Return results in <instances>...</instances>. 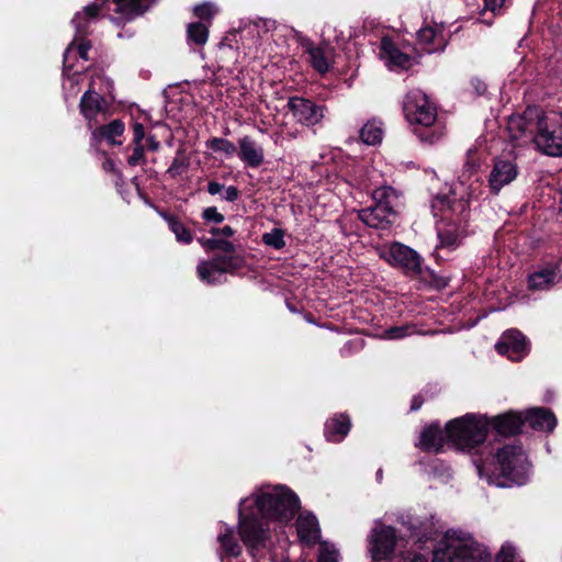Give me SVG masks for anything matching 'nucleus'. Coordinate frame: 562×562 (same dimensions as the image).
<instances>
[{"mask_svg": "<svg viewBox=\"0 0 562 562\" xmlns=\"http://www.w3.org/2000/svg\"><path fill=\"white\" fill-rule=\"evenodd\" d=\"M300 508L295 493L283 485H263L243 498L238 507L239 536L251 554L266 549L268 520L290 521Z\"/></svg>", "mask_w": 562, "mask_h": 562, "instance_id": "f257e3e1", "label": "nucleus"}, {"mask_svg": "<svg viewBox=\"0 0 562 562\" xmlns=\"http://www.w3.org/2000/svg\"><path fill=\"white\" fill-rule=\"evenodd\" d=\"M475 465L480 477L498 487L522 485L530 475V463L519 445L504 446L490 462Z\"/></svg>", "mask_w": 562, "mask_h": 562, "instance_id": "f03ea898", "label": "nucleus"}, {"mask_svg": "<svg viewBox=\"0 0 562 562\" xmlns=\"http://www.w3.org/2000/svg\"><path fill=\"white\" fill-rule=\"evenodd\" d=\"M403 112L422 143L432 145L443 137L446 127L438 120L437 108L422 91L414 90L405 95Z\"/></svg>", "mask_w": 562, "mask_h": 562, "instance_id": "7ed1b4c3", "label": "nucleus"}, {"mask_svg": "<svg viewBox=\"0 0 562 562\" xmlns=\"http://www.w3.org/2000/svg\"><path fill=\"white\" fill-rule=\"evenodd\" d=\"M432 562H491V554L469 532L448 530L434 550Z\"/></svg>", "mask_w": 562, "mask_h": 562, "instance_id": "20e7f679", "label": "nucleus"}, {"mask_svg": "<svg viewBox=\"0 0 562 562\" xmlns=\"http://www.w3.org/2000/svg\"><path fill=\"white\" fill-rule=\"evenodd\" d=\"M488 425L485 416L467 414L446 424L447 438L457 449H472L484 442Z\"/></svg>", "mask_w": 562, "mask_h": 562, "instance_id": "39448f33", "label": "nucleus"}, {"mask_svg": "<svg viewBox=\"0 0 562 562\" xmlns=\"http://www.w3.org/2000/svg\"><path fill=\"white\" fill-rule=\"evenodd\" d=\"M431 209L435 216L445 221H458L468 223L470 218V201L465 192H458V188H451L447 194H438L431 200Z\"/></svg>", "mask_w": 562, "mask_h": 562, "instance_id": "423d86ee", "label": "nucleus"}, {"mask_svg": "<svg viewBox=\"0 0 562 562\" xmlns=\"http://www.w3.org/2000/svg\"><path fill=\"white\" fill-rule=\"evenodd\" d=\"M533 143L540 153L550 157H562V113L543 112Z\"/></svg>", "mask_w": 562, "mask_h": 562, "instance_id": "0eeeda50", "label": "nucleus"}, {"mask_svg": "<svg viewBox=\"0 0 562 562\" xmlns=\"http://www.w3.org/2000/svg\"><path fill=\"white\" fill-rule=\"evenodd\" d=\"M468 223L458 221L441 220L437 224L438 245L432 254L435 260L439 263L447 260L446 255L451 254L460 247L463 237L467 234Z\"/></svg>", "mask_w": 562, "mask_h": 562, "instance_id": "6e6552de", "label": "nucleus"}, {"mask_svg": "<svg viewBox=\"0 0 562 562\" xmlns=\"http://www.w3.org/2000/svg\"><path fill=\"white\" fill-rule=\"evenodd\" d=\"M543 112L539 106H527L522 114L512 115L507 123L510 139L514 142L520 139L535 142Z\"/></svg>", "mask_w": 562, "mask_h": 562, "instance_id": "1a4fd4ad", "label": "nucleus"}, {"mask_svg": "<svg viewBox=\"0 0 562 562\" xmlns=\"http://www.w3.org/2000/svg\"><path fill=\"white\" fill-rule=\"evenodd\" d=\"M383 258L392 267L401 269L405 276L417 278V274L422 272L423 257L415 249L402 243H392Z\"/></svg>", "mask_w": 562, "mask_h": 562, "instance_id": "9d476101", "label": "nucleus"}, {"mask_svg": "<svg viewBox=\"0 0 562 562\" xmlns=\"http://www.w3.org/2000/svg\"><path fill=\"white\" fill-rule=\"evenodd\" d=\"M289 111L297 123L311 127L322 122L327 108L304 97L294 95L288 101Z\"/></svg>", "mask_w": 562, "mask_h": 562, "instance_id": "9b49d317", "label": "nucleus"}, {"mask_svg": "<svg viewBox=\"0 0 562 562\" xmlns=\"http://www.w3.org/2000/svg\"><path fill=\"white\" fill-rule=\"evenodd\" d=\"M368 541L371 558L374 561H380L390 557L397 542V538L393 527L385 526L380 521H376L375 526L371 530Z\"/></svg>", "mask_w": 562, "mask_h": 562, "instance_id": "f8f14e48", "label": "nucleus"}, {"mask_svg": "<svg viewBox=\"0 0 562 562\" xmlns=\"http://www.w3.org/2000/svg\"><path fill=\"white\" fill-rule=\"evenodd\" d=\"M301 45L304 52L308 54L313 69L321 75L327 74L331 66L335 48L329 43L315 45L310 38H304Z\"/></svg>", "mask_w": 562, "mask_h": 562, "instance_id": "ddd939ff", "label": "nucleus"}, {"mask_svg": "<svg viewBox=\"0 0 562 562\" xmlns=\"http://www.w3.org/2000/svg\"><path fill=\"white\" fill-rule=\"evenodd\" d=\"M108 0H95L83 8L81 12H77L71 20L76 30L74 38H87L91 34V24L95 23L100 16L101 11L105 8Z\"/></svg>", "mask_w": 562, "mask_h": 562, "instance_id": "4468645a", "label": "nucleus"}, {"mask_svg": "<svg viewBox=\"0 0 562 562\" xmlns=\"http://www.w3.org/2000/svg\"><path fill=\"white\" fill-rule=\"evenodd\" d=\"M518 175L517 165L514 160L497 157L488 177L491 192L497 194L501 189L509 184Z\"/></svg>", "mask_w": 562, "mask_h": 562, "instance_id": "2eb2a0df", "label": "nucleus"}, {"mask_svg": "<svg viewBox=\"0 0 562 562\" xmlns=\"http://www.w3.org/2000/svg\"><path fill=\"white\" fill-rule=\"evenodd\" d=\"M446 446H451L447 438V429L442 430L438 423L426 426L419 437L417 447L427 452L439 453Z\"/></svg>", "mask_w": 562, "mask_h": 562, "instance_id": "dca6fc26", "label": "nucleus"}, {"mask_svg": "<svg viewBox=\"0 0 562 562\" xmlns=\"http://www.w3.org/2000/svg\"><path fill=\"white\" fill-rule=\"evenodd\" d=\"M125 131V125L120 119L112 120L108 124L97 126L90 137V147L99 150V145L105 140L111 146L121 145V140L116 137L122 136Z\"/></svg>", "mask_w": 562, "mask_h": 562, "instance_id": "f3484780", "label": "nucleus"}, {"mask_svg": "<svg viewBox=\"0 0 562 562\" xmlns=\"http://www.w3.org/2000/svg\"><path fill=\"white\" fill-rule=\"evenodd\" d=\"M387 207L375 203L372 207L361 210L359 218L370 227L386 229L397 215V212Z\"/></svg>", "mask_w": 562, "mask_h": 562, "instance_id": "a211bd4d", "label": "nucleus"}, {"mask_svg": "<svg viewBox=\"0 0 562 562\" xmlns=\"http://www.w3.org/2000/svg\"><path fill=\"white\" fill-rule=\"evenodd\" d=\"M113 11L125 22L143 15L157 0H111Z\"/></svg>", "mask_w": 562, "mask_h": 562, "instance_id": "6ab92c4d", "label": "nucleus"}, {"mask_svg": "<svg viewBox=\"0 0 562 562\" xmlns=\"http://www.w3.org/2000/svg\"><path fill=\"white\" fill-rule=\"evenodd\" d=\"M408 530L411 531V538L415 543H424L431 540L440 530L437 526L435 518L425 517L424 519L411 518L408 521Z\"/></svg>", "mask_w": 562, "mask_h": 562, "instance_id": "aec40b11", "label": "nucleus"}, {"mask_svg": "<svg viewBox=\"0 0 562 562\" xmlns=\"http://www.w3.org/2000/svg\"><path fill=\"white\" fill-rule=\"evenodd\" d=\"M296 531L300 540L306 544H315L321 538V528L316 516L302 513L296 520Z\"/></svg>", "mask_w": 562, "mask_h": 562, "instance_id": "412c9836", "label": "nucleus"}, {"mask_svg": "<svg viewBox=\"0 0 562 562\" xmlns=\"http://www.w3.org/2000/svg\"><path fill=\"white\" fill-rule=\"evenodd\" d=\"M238 157L247 167L258 168L265 160L263 148L259 146L250 136L246 135L238 140Z\"/></svg>", "mask_w": 562, "mask_h": 562, "instance_id": "4be33fe9", "label": "nucleus"}, {"mask_svg": "<svg viewBox=\"0 0 562 562\" xmlns=\"http://www.w3.org/2000/svg\"><path fill=\"white\" fill-rule=\"evenodd\" d=\"M443 26L440 29L426 25L417 32V40L423 48L428 53L443 52L448 45V40L442 33Z\"/></svg>", "mask_w": 562, "mask_h": 562, "instance_id": "5701e85b", "label": "nucleus"}, {"mask_svg": "<svg viewBox=\"0 0 562 562\" xmlns=\"http://www.w3.org/2000/svg\"><path fill=\"white\" fill-rule=\"evenodd\" d=\"M530 340L517 328L505 330L495 344L496 351H529Z\"/></svg>", "mask_w": 562, "mask_h": 562, "instance_id": "b1692460", "label": "nucleus"}, {"mask_svg": "<svg viewBox=\"0 0 562 562\" xmlns=\"http://www.w3.org/2000/svg\"><path fill=\"white\" fill-rule=\"evenodd\" d=\"M524 423L528 424L532 429L541 431H552L557 426V418L550 411L546 408H531L522 413Z\"/></svg>", "mask_w": 562, "mask_h": 562, "instance_id": "393cba45", "label": "nucleus"}, {"mask_svg": "<svg viewBox=\"0 0 562 562\" xmlns=\"http://www.w3.org/2000/svg\"><path fill=\"white\" fill-rule=\"evenodd\" d=\"M211 266L217 273H235L246 266L243 255L234 252L215 254L211 258Z\"/></svg>", "mask_w": 562, "mask_h": 562, "instance_id": "a878e982", "label": "nucleus"}, {"mask_svg": "<svg viewBox=\"0 0 562 562\" xmlns=\"http://www.w3.org/2000/svg\"><path fill=\"white\" fill-rule=\"evenodd\" d=\"M494 429L504 436L515 435L525 425L522 413L508 412L493 418Z\"/></svg>", "mask_w": 562, "mask_h": 562, "instance_id": "bb28decb", "label": "nucleus"}, {"mask_svg": "<svg viewBox=\"0 0 562 562\" xmlns=\"http://www.w3.org/2000/svg\"><path fill=\"white\" fill-rule=\"evenodd\" d=\"M158 213L166 221L168 228L175 234L178 243L189 245L193 241L194 236L191 228L178 215L165 210Z\"/></svg>", "mask_w": 562, "mask_h": 562, "instance_id": "cd10ccee", "label": "nucleus"}, {"mask_svg": "<svg viewBox=\"0 0 562 562\" xmlns=\"http://www.w3.org/2000/svg\"><path fill=\"white\" fill-rule=\"evenodd\" d=\"M350 430V418L345 414H339L327 420L325 424V436L333 442L341 441Z\"/></svg>", "mask_w": 562, "mask_h": 562, "instance_id": "c85d7f7f", "label": "nucleus"}, {"mask_svg": "<svg viewBox=\"0 0 562 562\" xmlns=\"http://www.w3.org/2000/svg\"><path fill=\"white\" fill-rule=\"evenodd\" d=\"M381 50L387 56L391 65L405 70L411 68L412 57L403 53L392 40L383 38L381 42Z\"/></svg>", "mask_w": 562, "mask_h": 562, "instance_id": "c756f323", "label": "nucleus"}, {"mask_svg": "<svg viewBox=\"0 0 562 562\" xmlns=\"http://www.w3.org/2000/svg\"><path fill=\"white\" fill-rule=\"evenodd\" d=\"M104 98L95 92L91 87L81 95L79 108L80 113L87 119L91 120L99 112L102 111V103Z\"/></svg>", "mask_w": 562, "mask_h": 562, "instance_id": "7c9ffc66", "label": "nucleus"}, {"mask_svg": "<svg viewBox=\"0 0 562 562\" xmlns=\"http://www.w3.org/2000/svg\"><path fill=\"white\" fill-rule=\"evenodd\" d=\"M217 541L225 555L236 557L240 553L241 547L235 538L234 529L224 522H220Z\"/></svg>", "mask_w": 562, "mask_h": 562, "instance_id": "2f4dec72", "label": "nucleus"}, {"mask_svg": "<svg viewBox=\"0 0 562 562\" xmlns=\"http://www.w3.org/2000/svg\"><path fill=\"white\" fill-rule=\"evenodd\" d=\"M372 196L376 204L389 206L387 209L393 210V212H397V209L402 204V194L396 189L390 186L376 188L373 191Z\"/></svg>", "mask_w": 562, "mask_h": 562, "instance_id": "473e14b6", "label": "nucleus"}, {"mask_svg": "<svg viewBox=\"0 0 562 562\" xmlns=\"http://www.w3.org/2000/svg\"><path fill=\"white\" fill-rule=\"evenodd\" d=\"M382 123L375 119L368 121L359 131V137L362 143L374 146L382 140Z\"/></svg>", "mask_w": 562, "mask_h": 562, "instance_id": "72a5a7b5", "label": "nucleus"}, {"mask_svg": "<svg viewBox=\"0 0 562 562\" xmlns=\"http://www.w3.org/2000/svg\"><path fill=\"white\" fill-rule=\"evenodd\" d=\"M92 47V43L88 38H74L72 42L67 47L65 55H64V72H69L72 68L71 65H67L66 60L68 57V54L76 48L78 56L83 60H89V50Z\"/></svg>", "mask_w": 562, "mask_h": 562, "instance_id": "f704fd0d", "label": "nucleus"}, {"mask_svg": "<svg viewBox=\"0 0 562 562\" xmlns=\"http://www.w3.org/2000/svg\"><path fill=\"white\" fill-rule=\"evenodd\" d=\"M209 27L203 22H192L187 26V41L189 44L202 46L207 42Z\"/></svg>", "mask_w": 562, "mask_h": 562, "instance_id": "c9c22d12", "label": "nucleus"}, {"mask_svg": "<svg viewBox=\"0 0 562 562\" xmlns=\"http://www.w3.org/2000/svg\"><path fill=\"white\" fill-rule=\"evenodd\" d=\"M554 278L552 269H543L529 276L528 288L532 291L547 289L554 282Z\"/></svg>", "mask_w": 562, "mask_h": 562, "instance_id": "e433bc0d", "label": "nucleus"}, {"mask_svg": "<svg viewBox=\"0 0 562 562\" xmlns=\"http://www.w3.org/2000/svg\"><path fill=\"white\" fill-rule=\"evenodd\" d=\"M417 277L425 282L427 285H429L432 289L436 290H442L445 289L449 283V278L441 276L437 273L435 270H432L429 267H424L422 265V272L417 274Z\"/></svg>", "mask_w": 562, "mask_h": 562, "instance_id": "4c0bfd02", "label": "nucleus"}, {"mask_svg": "<svg viewBox=\"0 0 562 562\" xmlns=\"http://www.w3.org/2000/svg\"><path fill=\"white\" fill-rule=\"evenodd\" d=\"M198 241L207 251L221 250V251H223V254L235 251L234 243H232L227 239L200 237V238H198Z\"/></svg>", "mask_w": 562, "mask_h": 562, "instance_id": "58836bf2", "label": "nucleus"}, {"mask_svg": "<svg viewBox=\"0 0 562 562\" xmlns=\"http://www.w3.org/2000/svg\"><path fill=\"white\" fill-rule=\"evenodd\" d=\"M206 147L213 151H222L226 156H233L237 153V148L234 143L222 137H212L206 142Z\"/></svg>", "mask_w": 562, "mask_h": 562, "instance_id": "ea45409f", "label": "nucleus"}, {"mask_svg": "<svg viewBox=\"0 0 562 562\" xmlns=\"http://www.w3.org/2000/svg\"><path fill=\"white\" fill-rule=\"evenodd\" d=\"M284 231L282 228L274 227L270 232L262 235V243L269 247L280 250L285 247Z\"/></svg>", "mask_w": 562, "mask_h": 562, "instance_id": "a19ab883", "label": "nucleus"}, {"mask_svg": "<svg viewBox=\"0 0 562 562\" xmlns=\"http://www.w3.org/2000/svg\"><path fill=\"white\" fill-rule=\"evenodd\" d=\"M416 333L415 324H403L400 326H392L385 330L389 339H402Z\"/></svg>", "mask_w": 562, "mask_h": 562, "instance_id": "79ce46f5", "label": "nucleus"}, {"mask_svg": "<svg viewBox=\"0 0 562 562\" xmlns=\"http://www.w3.org/2000/svg\"><path fill=\"white\" fill-rule=\"evenodd\" d=\"M496 562H522L516 553L515 547L505 543L496 557Z\"/></svg>", "mask_w": 562, "mask_h": 562, "instance_id": "37998d69", "label": "nucleus"}, {"mask_svg": "<svg viewBox=\"0 0 562 562\" xmlns=\"http://www.w3.org/2000/svg\"><path fill=\"white\" fill-rule=\"evenodd\" d=\"M198 276L199 278L206 282L207 284H215V279L213 278V274L216 272L213 270V267L211 266V259L209 261H202L199 263L198 268Z\"/></svg>", "mask_w": 562, "mask_h": 562, "instance_id": "c03bdc74", "label": "nucleus"}, {"mask_svg": "<svg viewBox=\"0 0 562 562\" xmlns=\"http://www.w3.org/2000/svg\"><path fill=\"white\" fill-rule=\"evenodd\" d=\"M339 553L334 546L326 542L321 544L318 562H338Z\"/></svg>", "mask_w": 562, "mask_h": 562, "instance_id": "a18cd8bd", "label": "nucleus"}, {"mask_svg": "<svg viewBox=\"0 0 562 562\" xmlns=\"http://www.w3.org/2000/svg\"><path fill=\"white\" fill-rule=\"evenodd\" d=\"M145 146L143 144H133V153L127 158V164L132 167L145 164Z\"/></svg>", "mask_w": 562, "mask_h": 562, "instance_id": "49530a36", "label": "nucleus"}, {"mask_svg": "<svg viewBox=\"0 0 562 562\" xmlns=\"http://www.w3.org/2000/svg\"><path fill=\"white\" fill-rule=\"evenodd\" d=\"M201 217L205 223L214 224H221L225 220L224 215L217 211L216 206L205 207L201 213Z\"/></svg>", "mask_w": 562, "mask_h": 562, "instance_id": "de8ad7c7", "label": "nucleus"}, {"mask_svg": "<svg viewBox=\"0 0 562 562\" xmlns=\"http://www.w3.org/2000/svg\"><path fill=\"white\" fill-rule=\"evenodd\" d=\"M194 15L202 21H211L213 19V9L209 3L199 4L194 8Z\"/></svg>", "mask_w": 562, "mask_h": 562, "instance_id": "09e8293b", "label": "nucleus"}, {"mask_svg": "<svg viewBox=\"0 0 562 562\" xmlns=\"http://www.w3.org/2000/svg\"><path fill=\"white\" fill-rule=\"evenodd\" d=\"M187 167L188 162L186 161V159H180L176 157L172 160L170 167L167 169V173L175 178L176 176L180 175L182 170L186 169Z\"/></svg>", "mask_w": 562, "mask_h": 562, "instance_id": "8fccbe9b", "label": "nucleus"}, {"mask_svg": "<svg viewBox=\"0 0 562 562\" xmlns=\"http://www.w3.org/2000/svg\"><path fill=\"white\" fill-rule=\"evenodd\" d=\"M224 194L222 195V200L234 203L240 196V190L235 186L224 187Z\"/></svg>", "mask_w": 562, "mask_h": 562, "instance_id": "3c124183", "label": "nucleus"}, {"mask_svg": "<svg viewBox=\"0 0 562 562\" xmlns=\"http://www.w3.org/2000/svg\"><path fill=\"white\" fill-rule=\"evenodd\" d=\"M235 229L229 226L225 225L223 227H212L210 229V234L213 236H224L226 238L233 237L235 235Z\"/></svg>", "mask_w": 562, "mask_h": 562, "instance_id": "603ef678", "label": "nucleus"}, {"mask_svg": "<svg viewBox=\"0 0 562 562\" xmlns=\"http://www.w3.org/2000/svg\"><path fill=\"white\" fill-rule=\"evenodd\" d=\"M145 138V128L142 123L135 122L133 124V140L132 144H143Z\"/></svg>", "mask_w": 562, "mask_h": 562, "instance_id": "864d4df0", "label": "nucleus"}, {"mask_svg": "<svg viewBox=\"0 0 562 562\" xmlns=\"http://www.w3.org/2000/svg\"><path fill=\"white\" fill-rule=\"evenodd\" d=\"M102 169L108 173H114L119 177H122V173L116 168L114 160L110 157H105L104 161L102 162Z\"/></svg>", "mask_w": 562, "mask_h": 562, "instance_id": "5fc2aeb1", "label": "nucleus"}, {"mask_svg": "<svg viewBox=\"0 0 562 562\" xmlns=\"http://www.w3.org/2000/svg\"><path fill=\"white\" fill-rule=\"evenodd\" d=\"M471 86L475 90L477 95H484L485 92L487 91L486 83L483 80H481L480 78H473L471 80Z\"/></svg>", "mask_w": 562, "mask_h": 562, "instance_id": "6e6d98bb", "label": "nucleus"}, {"mask_svg": "<svg viewBox=\"0 0 562 562\" xmlns=\"http://www.w3.org/2000/svg\"><path fill=\"white\" fill-rule=\"evenodd\" d=\"M224 189V184L223 183H220L215 180H211L207 182V187H206V190L207 192L211 194V195H215V194H218L223 191Z\"/></svg>", "mask_w": 562, "mask_h": 562, "instance_id": "4d7b16f0", "label": "nucleus"}, {"mask_svg": "<svg viewBox=\"0 0 562 562\" xmlns=\"http://www.w3.org/2000/svg\"><path fill=\"white\" fill-rule=\"evenodd\" d=\"M146 148L150 151H158L160 148V142L155 136L149 135L146 138Z\"/></svg>", "mask_w": 562, "mask_h": 562, "instance_id": "13d9d810", "label": "nucleus"}, {"mask_svg": "<svg viewBox=\"0 0 562 562\" xmlns=\"http://www.w3.org/2000/svg\"><path fill=\"white\" fill-rule=\"evenodd\" d=\"M505 0H484V8L494 12L496 9H499Z\"/></svg>", "mask_w": 562, "mask_h": 562, "instance_id": "bf43d9fd", "label": "nucleus"}, {"mask_svg": "<svg viewBox=\"0 0 562 562\" xmlns=\"http://www.w3.org/2000/svg\"><path fill=\"white\" fill-rule=\"evenodd\" d=\"M424 398L420 395H416L412 400L411 411H417L422 407Z\"/></svg>", "mask_w": 562, "mask_h": 562, "instance_id": "052dcab7", "label": "nucleus"}, {"mask_svg": "<svg viewBox=\"0 0 562 562\" xmlns=\"http://www.w3.org/2000/svg\"><path fill=\"white\" fill-rule=\"evenodd\" d=\"M508 355V359L510 361H514V362H519L522 360V355L521 353H507Z\"/></svg>", "mask_w": 562, "mask_h": 562, "instance_id": "680f3d73", "label": "nucleus"}, {"mask_svg": "<svg viewBox=\"0 0 562 562\" xmlns=\"http://www.w3.org/2000/svg\"><path fill=\"white\" fill-rule=\"evenodd\" d=\"M188 223L191 224L192 226H194L196 229H200V231L202 229L201 224L194 220H190Z\"/></svg>", "mask_w": 562, "mask_h": 562, "instance_id": "e2e57ef3", "label": "nucleus"}, {"mask_svg": "<svg viewBox=\"0 0 562 562\" xmlns=\"http://www.w3.org/2000/svg\"><path fill=\"white\" fill-rule=\"evenodd\" d=\"M363 339H357L355 341H352V345L356 347V348H359V347H363Z\"/></svg>", "mask_w": 562, "mask_h": 562, "instance_id": "0e129e2a", "label": "nucleus"}, {"mask_svg": "<svg viewBox=\"0 0 562 562\" xmlns=\"http://www.w3.org/2000/svg\"><path fill=\"white\" fill-rule=\"evenodd\" d=\"M560 198H559V209H560V212H562V188L560 189Z\"/></svg>", "mask_w": 562, "mask_h": 562, "instance_id": "69168bd1", "label": "nucleus"}, {"mask_svg": "<svg viewBox=\"0 0 562 562\" xmlns=\"http://www.w3.org/2000/svg\"><path fill=\"white\" fill-rule=\"evenodd\" d=\"M376 480L380 482L382 480V470H378L376 472Z\"/></svg>", "mask_w": 562, "mask_h": 562, "instance_id": "338daca9", "label": "nucleus"}]
</instances>
